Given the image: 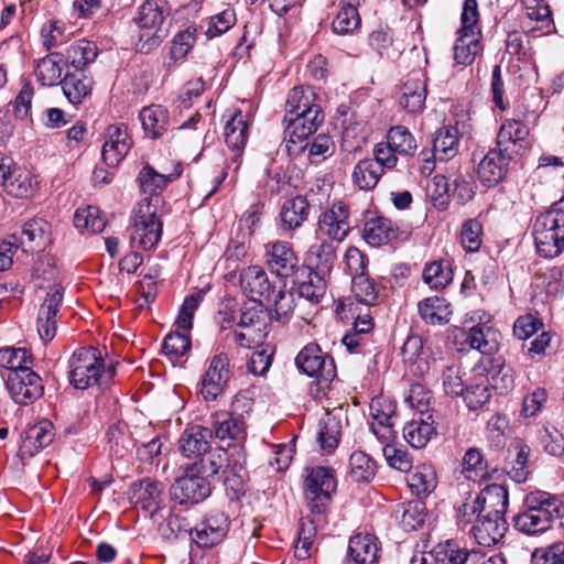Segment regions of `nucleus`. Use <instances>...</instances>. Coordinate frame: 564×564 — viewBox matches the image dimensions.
Wrapping results in <instances>:
<instances>
[{"label":"nucleus","instance_id":"f257e3e1","mask_svg":"<svg viewBox=\"0 0 564 564\" xmlns=\"http://www.w3.org/2000/svg\"><path fill=\"white\" fill-rule=\"evenodd\" d=\"M564 516V503L545 491L531 492L525 498V509L513 517L516 530L534 535L550 529L554 518Z\"/></svg>","mask_w":564,"mask_h":564},{"label":"nucleus","instance_id":"f03ea898","mask_svg":"<svg viewBox=\"0 0 564 564\" xmlns=\"http://www.w3.org/2000/svg\"><path fill=\"white\" fill-rule=\"evenodd\" d=\"M536 251L544 258H555L564 250V198L540 214L533 225Z\"/></svg>","mask_w":564,"mask_h":564},{"label":"nucleus","instance_id":"7ed1b4c3","mask_svg":"<svg viewBox=\"0 0 564 564\" xmlns=\"http://www.w3.org/2000/svg\"><path fill=\"white\" fill-rule=\"evenodd\" d=\"M171 9L166 0H147L139 9L137 22L141 29L140 51L149 52L160 45L170 32Z\"/></svg>","mask_w":564,"mask_h":564},{"label":"nucleus","instance_id":"20e7f679","mask_svg":"<svg viewBox=\"0 0 564 564\" xmlns=\"http://www.w3.org/2000/svg\"><path fill=\"white\" fill-rule=\"evenodd\" d=\"M155 202H139L130 218V240L133 247L151 250L162 236L163 224L158 217Z\"/></svg>","mask_w":564,"mask_h":564},{"label":"nucleus","instance_id":"39448f33","mask_svg":"<svg viewBox=\"0 0 564 564\" xmlns=\"http://www.w3.org/2000/svg\"><path fill=\"white\" fill-rule=\"evenodd\" d=\"M69 383L78 390L98 384L105 371L100 352L95 347H82L73 352L68 360Z\"/></svg>","mask_w":564,"mask_h":564},{"label":"nucleus","instance_id":"423d86ee","mask_svg":"<svg viewBox=\"0 0 564 564\" xmlns=\"http://www.w3.org/2000/svg\"><path fill=\"white\" fill-rule=\"evenodd\" d=\"M337 481L330 467H313L304 481V496L313 514H323L328 509Z\"/></svg>","mask_w":564,"mask_h":564},{"label":"nucleus","instance_id":"0eeeda50","mask_svg":"<svg viewBox=\"0 0 564 564\" xmlns=\"http://www.w3.org/2000/svg\"><path fill=\"white\" fill-rule=\"evenodd\" d=\"M299 370L308 377H316L321 382H330L336 377L334 359L324 354L317 344L303 347L295 358Z\"/></svg>","mask_w":564,"mask_h":564},{"label":"nucleus","instance_id":"6e6552de","mask_svg":"<svg viewBox=\"0 0 564 564\" xmlns=\"http://www.w3.org/2000/svg\"><path fill=\"white\" fill-rule=\"evenodd\" d=\"M6 383L14 402L23 405L33 403L44 392L41 377L31 367L8 372Z\"/></svg>","mask_w":564,"mask_h":564},{"label":"nucleus","instance_id":"1a4fd4ad","mask_svg":"<svg viewBox=\"0 0 564 564\" xmlns=\"http://www.w3.org/2000/svg\"><path fill=\"white\" fill-rule=\"evenodd\" d=\"M231 376L230 361L225 352L216 354L202 378L200 394L205 401H215L225 390Z\"/></svg>","mask_w":564,"mask_h":564},{"label":"nucleus","instance_id":"9d476101","mask_svg":"<svg viewBox=\"0 0 564 564\" xmlns=\"http://www.w3.org/2000/svg\"><path fill=\"white\" fill-rule=\"evenodd\" d=\"M349 208L341 202L324 210L317 221V231L330 241L340 243L350 232Z\"/></svg>","mask_w":564,"mask_h":564},{"label":"nucleus","instance_id":"9b49d317","mask_svg":"<svg viewBox=\"0 0 564 564\" xmlns=\"http://www.w3.org/2000/svg\"><path fill=\"white\" fill-rule=\"evenodd\" d=\"M230 527L228 516L223 511H214L191 530V539L199 547H213L227 535Z\"/></svg>","mask_w":564,"mask_h":564},{"label":"nucleus","instance_id":"f8f14e48","mask_svg":"<svg viewBox=\"0 0 564 564\" xmlns=\"http://www.w3.org/2000/svg\"><path fill=\"white\" fill-rule=\"evenodd\" d=\"M194 474L187 466L185 474L177 478L172 486V495L181 505L199 503L212 492L210 481L206 480L202 475Z\"/></svg>","mask_w":564,"mask_h":564},{"label":"nucleus","instance_id":"ddd939ff","mask_svg":"<svg viewBox=\"0 0 564 564\" xmlns=\"http://www.w3.org/2000/svg\"><path fill=\"white\" fill-rule=\"evenodd\" d=\"M512 159L513 155L502 151V148L496 144V148L489 150L478 163L479 181L489 187L497 185L506 177Z\"/></svg>","mask_w":564,"mask_h":564},{"label":"nucleus","instance_id":"4468645a","mask_svg":"<svg viewBox=\"0 0 564 564\" xmlns=\"http://www.w3.org/2000/svg\"><path fill=\"white\" fill-rule=\"evenodd\" d=\"M64 297V288L55 284L50 288L37 315V333L41 339L50 341L56 334V315Z\"/></svg>","mask_w":564,"mask_h":564},{"label":"nucleus","instance_id":"2eb2a0df","mask_svg":"<svg viewBox=\"0 0 564 564\" xmlns=\"http://www.w3.org/2000/svg\"><path fill=\"white\" fill-rule=\"evenodd\" d=\"M395 405L389 400L377 398L370 403V415L372 422L370 430L379 442H393L395 432L393 430Z\"/></svg>","mask_w":564,"mask_h":564},{"label":"nucleus","instance_id":"dca6fc26","mask_svg":"<svg viewBox=\"0 0 564 564\" xmlns=\"http://www.w3.org/2000/svg\"><path fill=\"white\" fill-rule=\"evenodd\" d=\"M240 286L250 301H271V293L275 289L267 272L259 265L245 268L240 273Z\"/></svg>","mask_w":564,"mask_h":564},{"label":"nucleus","instance_id":"f3484780","mask_svg":"<svg viewBox=\"0 0 564 564\" xmlns=\"http://www.w3.org/2000/svg\"><path fill=\"white\" fill-rule=\"evenodd\" d=\"M508 530L505 517L482 513L471 527V534L476 542L486 547L496 545L501 541Z\"/></svg>","mask_w":564,"mask_h":564},{"label":"nucleus","instance_id":"a211bd4d","mask_svg":"<svg viewBox=\"0 0 564 564\" xmlns=\"http://www.w3.org/2000/svg\"><path fill=\"white\" fill-rule=\"evenodd\" d=\"M338 243L321 239L312 243L305 253L307 270L330 275L337 261Z\"/></svg>","mask_w":564,"mask_h":564},{"label":"nucleus","instance_id":"6ab92c4d","mask_svg":"<svg viewBox=\"0 0 564 564\" xmlns=\"http://www.w3.org/2000/svg\"><path fill=\"white\" fill-rule=\"evenodd\" d=\"M267 264L272 273L280 278H289L297 265V257L285 241H276L265 246Z\"/></svg>","mask_w":564,"mask_h":564},{"label":"nucleus","instance_id":"aec40b11","mask_svg":"<svg viewBox=\"0 0 564 564\" xmlns=\"http://www.w3.org/2000/svg\"><path fill=\"white\" fill-rule=\"evenodd\" d=\"M240 414L231 415L228 412H217L213 415V429L215 436L227 446L240 443L246 438V421Z\"/></svg>","mask_w":564,"mask_h":564},{"label":"nucleus","instance_id":"412c9836","mask_svg":"<svg viewBox=\"0 0 564 564\" xmlns=\"http://www.w3.org/2000/svg\"><path fill=\"white\" fill-rule=\"evenodd\" d=\"M51 226L43 218H33L26 221L20 235L13 234L12 238L25 252H34L43 249L48 242Z\"/></svg>","mask_w":564,"mask_h":564},{"label":"nucleus","instance_id":"4be33fe9","mask_svg":"<svg viewBox=\"0 0 564 564\" xmlns=\"http://www.w3.org/2000/svg\"><path fill=\"white\" fill-rule=\"evenodd\" d=\"M529 135L528 126L518 119H506L497 133L496 144L511 155L523 149Z\"/></svg>","mask_w":564,"mask_h":564},{"label":"nucleus","instance_id":"5701e85b","mask_svg":"<svg viewBox=\"0 0 564 564\" xmlns=\"http://www.w3.org/2000/svg\"><path fill=\"white\" fill-rule=\"evenodd\" d=\"M212 438L213 431L210 429L191 425L183 431L178 440V447L186 457L202 456L207 453Z\"/></svg>","mask_w":564,"mask_h":564},{"label":"nucleus","instance_id":"b1692460","mask_svg":"<svg viewBox=\"0 0 564 564\" xmlns=\"http://www.w3.org/2000/svg\"><path fill=\"white\" fill-rule=\"evenodd\" d=\"M313 111L323 115L319 105L315 104V93L311 87H294L290 90L285 104V117H311Z\"/></svg>","mask_w":564,"mask_h":564},{"label":"nucleus","instance_id":"393cba45","mask_svg":"<svg viewBox=\"0 0 564 564\" xmlns=\"http://www.w3.org/2000/svg\"><path fill=\"white\" fill-rule=\"evenodd\" d=\"M426 99V80L420 73L410 76L401 87L400 105L409 112L416 113L424 109Z\"/></svg>","mask_w":564,"mask_h":564},{"label":"nucleus","instance_id":"a878e982","mask_svg":"<svg viewBox=\"0 0 564 564\" xmlns=\"http://www.w3.org/2000/svg\"><path fill=\"white\" fill-rule=\"evenodd\" d=\"M54 426L50 421H40L26 432L25 438L20 446L22 458L32 457L54 440Z\"/></svg>","mask_w":564,"mask_h":564},{"label":"nucleus","instance_id":"bb28decb","mask_svg":"<svg viewBox=\"0 0 564 564\" xmlns=\"http://www.w3.org/2000/svg\"><path fill=\"white\" fill-rule=\"evenodd\" d=\"M482 513L505 517L509 506V494L503 485L492 484L477 495Z\"/></svg>","mask_w":564,"mask_h":564},{"label":"nucleus","instance_id":"cd10ccee","mask_svg":"<svg viewBox=\"0 0 564 564\" xmlns=\"http://www.w3.org/2000/svg\"><path fill=\"white\" fill-rule=\"evenodd\" d=\"M59 83L65 97L73 105L82 104L90 94L94 84L90 76L79 70L66 74Z\"/></svg>","mask_w":564,"mask_h":564},{"label":"nucleus","instance_id":"c85d7f7f","mask_svg":"<svg viewBox=\"0 0 564 564\" xmlns=\"http://www.w3.org/2000/svg\"><path fill=\"white\" fill-rule=\"evenodd\" d=\"M417 311L421 318L431 325H444L449 322L452 315L449 303L440 296L426 297L419 302Z\"/></svg>","mask_w":564,"mask_h":564},{"label":"nucleus","instance_id":"c756f323","mask_svg":"<svg viewBox=\"0 0 564 564\" xmlns=\"http://www.w3.org/2000/svg\"><path fill=\"white\" fill-rule=\"evenodd\" d=\"M398 227L386 217H376L365 224L364 239L372 247H379L397 237Z\"/></svg>","mask_w":564,"mask_h":564},{"label":"nucleus","instance_id":"7c9ffc66","mask_svg":"<svg viewBox=\"0 0 564 564\" xmlns=\"http://www.w3.org/2000/svg\"><path fill=\"white\" fill-rule=\"evenodd\" d=\"M228 463V452L224 448H216L215 451L203 454L200 458L193 464L188 465L194 475H202L206 480L218 476L224 470L225 465Z\"/></svg>","mask_w":564,"mask_h":564},{"label":"nucleus","instance_id":"2f4dec72","mask_svg":"<svg viewBox=\"0 0 564 564\" xmlns=\"http://www.w3.org/2000/svg\"><path fill=\"white\" fill-rule=\"evenodd\" d=\"M482 34L458 32V37L454 45V59L456 64L468 66L473 64L476 56L482 51Z\"/></svg>","mask_w":564,"mask_h":564},{"label":"nucleus","instance_id":"473e14b6","mask_svg":"<svg viewBox=\"0 0 564 564\" xmlns=\"http://www.w3.org/2000/svg\"><path fill=\"white\" fill-rule=\"evenodd\" d=\"M310 203L304 196H295L286 199L281 208L280 218L282 225L288 229H296L307 220Z\"/></svg>","mask_w":564,"mask_h":564},{"label":"nucleus","instance_id":"72a5a7b5","mask_svg":"<svg viewBox=\"0 0 564 564\" xmlns=\"http://www.w3.org/2000/svg\"><path fill=\"white\" fill-rule=\"evenodd\" d=\"M139 117L145 133L153 139L160 138L170 124L169 111L161 105L144 107Z\"/></svg>","mask_w":564,"mask_h":564},{"label":"nucleus","instance_id":"f704fd0d","mask_svg":"<svg viewBox=\"0 0 564 564\" xmlns=\"http://www.w3.org/2000/svg\"><path fill=\"white\" fill-rule=\"evenodd\" d=\"M500 334L491 326L480 324L473 326L466 337V341L473 349L484 355H491L498 349Z\"/></svg>","mask_w":564,"mask_h":564},{"label":"nucleus","instance_id":"c9c22d12","mask_svg":"<svg viewBox=\"0 0 564 564\" xmlns=\"http://www.w3.org/2000/svg\"><path fill=\"white\" fill-rule=\"evenodd\" d=\"M140 188L149 197L143 198L141 202H155L156 207L162 203L160 192L167 185L170 178L161 173H158L152 166L145 165L141 169L138 176Z\"/></svg>","mask_w":564,"mask_h":564},{"label":"nucleus","instance_id":"e433bc0d","mask_svg":"<svg viewBox=\"0 0 564 564\" xmlns=\"http://www.w3.org/2000/svg\"><path fill=\"white\" fill-rule=\"evenodd\" d=\"M458 130L453 126L440 128L433 138L434 155L438 161H448L458 153Z\"/></svg>","mask_w":564,"mask_h":564},{"label":"nucleus","instance_id":"4c0bfd02","mask_svg":"<svg viewBox=\"0 0 564 564\" xmlns=\"http://www.w3.org/2000/svg\"><path fill=\"white\" fill-rule=\"evenodd\" d=\"M163 489L164 486L160 481L150 478L141 480L133 491L135 503L140 505L145 511L154 513L159 509Z\"/></svg>","mask_w":564,"mask_h":564},{"label":"nucleus","instance_id":"58836bf2","mask_svg":"<svg viewBox=\"0 0 564 564\" xmlns=\"http://www.w3.org/2000/svg\"><path fill=\"white\" fill-rule=\"evenodd\" d=\"M225 142L232 151L240 152L248 140V122L246 115L237 111L225 126Z\"/></svg>","mask_w":564,"mask_h":564},{"label":"nucleus","instance_id":"ea45409f","mask_svg":"<svg viewBox=\"0 0 564 564\" xmlns=\"http://www.w3.org/2000/svg\"><path fill=\"white\" fill-rule=\"evenodd\" d=\"M63 57L59 53H51L41 58L35 67V76L43 86H54L61 82Z\"/></svg>","mask_w":564,"mask_h":564},{"label":"nucleus","instance_id":"a19ab883","mask_svg":"<svg viewBox=\"0 0 564 564\" xmlns=\"http://www.w3.org/2000/svg\"><path fill=\"white\" fill-rule=\"evenodd\" d=\"M340 422L329 412H326L318 422L317 442L323 451L332 452L338 446Z\"/></svg>","mask_w":564,"mask_h":564},{"label":"nucleus","instance_id":"79ce46f5","mask_svg":"<svg viewBox=\"0 0 564 564\" xmlns=\"http://www.w3.org/2000/svg\"><path fill=\"white\" fill-rule=\"evenodd\" d=\"M383 174L382 167L371 159L359 161L352 171L354 183L360 189H372Z\"/></svg>","mask_w":564,"mask_h":564},{"label":"nucleus","instance_id":"37998d69","mask_svg":"<svg viewBox=\"0 0 564 564\" xmlns=\"http://www.w3.org/2000/svg\"><path fill=\"white\" fill-rule=\"evenodd\" d=\"M98 55V47L94 42L88 40H79L72 44L67 50V59L72 66L79 72L91 64Z\"/></svg>","mask_w":564,"mask_h":564},{"label":"nucleus","instance_id":"c03bdc74","mask_svg":"<svg viewBox=\"0 0 564 564\" xmlns=\"http://www.w3.org/2000/svg\"><path fill=\"white\" fill-rule=\"evenodd\" d=\"M435 434V427L427 421L414 419L403 427L404 440L414 448H423Z\"/></svg>","mask_w":564,"mask_h":564},{"label":"nucleus","instance_id":"a18cd8bd","mask_svg":"<svg viewBox=\"0 0 564 564\" xmlns=\"http://www.w3.org/2000/svg\"><path fill=\"white\" fill-rule=\"evenodd\" d=\"M328 278L329 275L308 270L306 280L299 283V295L312 303H318L326 293Z\"/></svg>","mask_w":564,"mask_h":564},{"label":"nucleus","instance_id":"49530a36","mask_svg":"<svg viewBox=\"0 0 564 564\" xmlns=\"http://www.w3.org/2000/svg\"><path fill=\"white\" fill-rule=\"evenodd\" d=\"M408 484L411 491L417 497L427 496L436 487L435 471L427 465L417 466L409 476Z\"/></svg>","mask_w":564,"mask_h":564},{"label":"nucleus","instance_id":"de8ad7c7","mask_svg":"<svg viewBox=\"0 0 564 564\" xmlns=\"http://www.w3.org/2000/svg\"><path fill=\"white\" fill-rule=\"evenodd\" d=\"M453 280V271L446 261L438 260L426 263L423 270V281L435 290L447 286Z\"/></svg>","mask_w":564,"mask_h":564},{"label":"nucleus","instance_id":"09e8293b","mask_svg":"<svg viewBox=\"0 0 564 564\" xmlns=\"http://www.w3.org/2000/svg\"><path fill=\"white\" fill-rule=\"evenodd\" d=\"M376 475V463L365 452H354L349 458V476L356 482H369Z\"/></svg>","mask_w":564,"mask_h":564},{"label":"nucleus","instance_id":"8fccbe9b","mask_svg":"<svg viewBox=\"0 0 564 564\" xmlns=\"http://www.w3.org/2000/svg\"><path fill=\"white\" fill-rule=\"evenodd\" d=\"M74 225L77 229L88 230L93 234L101 232L106 227L101 212L96 206L78 208L74 215Z\"/></svg>","mask_w":564,"mask_h":564},{"label":"nucleus","instance_id":"3c124183","mask_svg":"<svg viewBox=\"0 0 564 564\" xmlns=\"http://www.w3.org/2000/svg\"><path fill=\"white\" fill-rule=\"evenodd\" d=\"M387 142L401 155H413L417 147L414 137L404 126L390 128L387 133Z\"/></svg>","mask_w":564,"mask_h":564},{"label":"nucleus","instance_id":"603ef678","mask_svg":"<svg viewBox=\"0 0 564 564\" xmlns=\"http://www.w3.org/2000/svg\"><path fill=\"white\" fill-rule=\"evenodd\" d=\"M32 362V354L26 348H0V367L7 368L8 372L28 369Z\"/></svg>","mask_w":564,"mask_h":564},{"label":"nucleus","instance_id":"864d4df0","mask_svg":"<svg viewBox=\"0 0 564 564\" xmlns=\"http://www.w3.org/2000/svg\"><path fill=\"white\" fill-rule=\"evenodd\" d=\"M351 292L359 303L375 305L378 299L377 286L367 273L351 278Z\"/></svg>","mask_w":564,"mask_h":564},{"label":"nucleus","instance_id":"5fc2aeb1","mask_svg":"<svg viewBox=\"0 0 564 564\" xmlns=\"http://www.w3.org/2000/svg\"><path fill=\"white\" fill-rule=\"evenodd\" d=\"M401 508L400 523L404 530L414 531L423 525L426 518V508L422 501H409L403 503Z\"/></svg>","mask_w":564,"mask_h":564},{"label":"nucleus","instance_id":"6e6d98bb","mask_svg":"<svg viewBox=\"0 0 564 564\" xmlns=\"http://www.w3.org/2000/svg\"><path fill=\"white\" fill-rule=\"evenodd\" d=\"M267 303L273 306L275 318L281 322L288 321L295 307L293 293L286 291L284 286L278 291L274 289L271 293V301Z\"/></svg>","mask_w":564,"mask_h":564},{"label":"nucleus","instance_id":"4d7b16f0","mask_svg":"<svg viewBox=\"0 0 564 564\" xmlns=\"http://www.w3.org/2000/svg\"><path fill=\"white\" fill-rule=\"evenodd\" d=\"M463 471L468 479L476 480L487 475V462L477 448H469L463 458Z\"/></svg>","mask_w":564,"mask_h":564},{"label":"nucleus","instance_id":"13d9d810","mask_svg":"<svg viewBox=\"0 0 564 564\" xmlns=\"http://www.w3.org/2000/svg\"><path fill=\"white\" fill-rule=\"evenodd\" d=\"M359 23L360 18L357 8L346 6L337 13L333 20L332 26L335 33L344 35L356 30Z\"/></svg>","mask_w":564,"mask_h":564},{"label":"nucleus","instance_id":"bf43d9fd","mask_svg":"<svg viewBox=\"0 0 564 564\" xmlns=\"http://www.w3.org/2000/svg\"><path fill=\"white\" fill-rule=\"evenodd\" d=\"M442 384L446 394L458 397L463 394L466 384L460 375L459 365L453 362L444 368L442 372Z\"/></svg>","mask_w":564,"mask_h":564},{"label":"nucleus","instance_id":"052dcab7","mask_svg":"<svg viewBox=\"0 0 564 564\" xmlns=\"http://www.w3.org/2000/svg\"><path fill=\"white\" fill-rule=\"evenodd\" d=\"M383 456L388 465L399 471L408 473L412 468V460L406 451L392 445V442H380Z\"/></svg>","mask_w":564,"mask_h":564},{"label":"nucleus","instance_id":"680f3d73","mask_svg":"<svg viewBox=\"0 0 564 564\" xmlns=\"http://www.w3.org/2000/svg\"><path fill=\"white\" fill-rule=\"evenodd\" d=\"M8 194L14 197H28L32 194V177L28 172H14L3 186Z\"/></svg>","mask_w":564,"mask_h":564},{"label":"nucleus","instance_id":"e2e57ef3","mask_svg":"<svg viewBox=\"0 0 564 564\" xmlns=\"http://www.w3.org/2000/svg\"><path fill=\"white\" fill-rule=\"evenodd\" d=\"M445 557L447 564H480V551L458 547L451 541L446 542Z\"/></svg>","mask_w":564,"mask_h":564},{"label":"nucleus","instance_id":"0e129e2a","mask_svg":"<svg viewBox=\"0 0 564 564\" xmlns=\"http://www.w3.org/2000/svg\"><path fill=\"white\" fill-rule=\"evenodd\" d=\"M482 225L477 219H468L463 224L460 242L465 250L477 251L481 245Z\"/></svg>","mask_w":564,"mask_h":564},{"label":"nucleus","instance_id":"69168bd1","mask_svg":"<svg viewBox=\"0 0 564 564\" xmlns=\"http://www.w3.org/2000/svg\"><path fill=\"white\" fill-rule=\"evenodd\" d=\"M191 348V339L186 334L180 332L170 333L163 341V352L166 356L180 358L184 356Z\"/></svg>","mask_w":564,"mask_h":564},{"label":"nucleus","instance_id":"338daca9","mask_svg":"<svg viewBox=\"0 0 564 564\" xmlns=\"http://www.w3.org/2000/svg\"><path fill=\"white\" fill-rule=\"evenodd\" d=\"M196 41V29L187 28L178 32L172 43L171 57L175 61L184 58Z\"/></svg>","mask_w":564,"mask_h":564},{"label":"nucleus","instance_id":"774afa93","mask_svg":"<svg viewBox=\"0 0 564 564\" xmlns=\"http://www.w3.org/2000/svg\"><path fill=\"white\" fill-rule=\"evenodd\" d=\"M532 564H564V542H556L532 554Z\"/></svg>","mask_w":564,"mask_h":564}]
</instances>
